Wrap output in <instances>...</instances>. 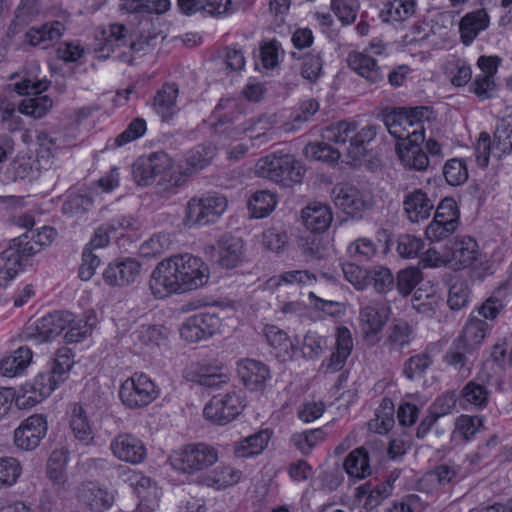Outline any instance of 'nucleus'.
Here are the masks:
<instances>
[{
    "label": "nucleus",
    "mask_w": 512,
    "mask_h": 512,
    "mask_svg": "<svg viewBox=\"0 0 512 512\" xmlns=\"http://www.w3.org/2000/svg\"><path fill=\"white\" fill-rule=\"evenodd\" d=\"M209 267L191 254L173 255L162 260L153 270L149 287L156 298L196 290L207 284Z\"/></svg>",
    "instance_id": "f257e3e1"
},
{
    "label": "nucleus",
    "mask_w": 512,
    "mask_h": 512,
    "mask_svg": "<svg viewBox=\"0 0 512 512\" xmlns=\"http://www.w3.org/2000/svg\"><path fill=\"white\" fill-rule=\"evenodd\" d=\"M378 117L390 135L399 140L396 151L401 163L409 169L426 170L429 166V158L421 148L425 139L424 133L417 129L404 133L396 108H385Z\"/></svg>",
    "instance_id": "f03ea898"
},
{
    "label": "nucleus",
    "mask_w": 512,
    "mask_h": 512,
    "mask_svg": "<svg viewBox=\"0 0 512 512\" xmlns=\"http://www.w3.org/2000/svg\"><path fill=\"white\" fill-rule=\"evenodd\" d=\"M159 37L160 32L150 20L141 22V30L137 35L130 34L123 24L113 23L97 35V39L102 41L97 51L101 53L100 57L107 58L116 47L128 45L135 53H147L156 46Z\"/></svg>",
    "instance_id": "7ed1b4c3"
},
{
    "label": "nucleus",
    "mask_w": 512,
    "mask_h": 512,
    "mask_svg": "<svg viewBox=\"0 0 512 512\" xmlns=\"http://www.w3.org/2000/svg\"><path fill=\"white\" fill-rule=\"evenodd\" d=\"M377 135L376 125H367L360 130L354 122H340L336 126L325 130L323 138L343 147L347 156L357 161L362 159L367 152V145Z\"/></svg>",
    "instance_id": "20e7f679"
},
{
    "label": "nucleus",
    "mask_w": 512,
    "mask_h": 512,
    "mask_svg": "<svg viewBox=\"0 0 512 512\" xmlns=\"http://www.w3.org/2000/svg\"><path fill=\"white\" fill-rule=\"evenodd\" d=\"M255 173L261 178L290 187L301 182L305 169L292 155L271 153L257 161Z\"/></svg>",
    "instance_id": "39448f33"
},
{
    "label": "nucleus",
    "mask_w": 512,
    "mask_h": 512,
    "mask_svg": "<svg viewBox=\"0 0 512 512\" xmlns=\"http://www.w3.org/2000/svg\"><path fill=\"white\" fill-rule=\"evenodd\" d=\"M218 460V449L205 442L183 445L169 457L172 468L185 474H194L207 470L216 464Z\"/></svg>",
    "instance_id": "423d86ee"
},
{
    "label": "nucleus",
    "mask_w": 512,
    "mask_h": 512,
    "mask_svg": "<svg viewBox=\"0 0 512 512\" xmlns=\"http://www.w3.org/2000/svg\"><path fill=\"white\" fill-rule=\"evenodd\" d=\"M227 199L217 192H207L188 201L185 219L190 225L214 223L225 212Z\"/></svg>",
    "instance_id": "0eeeda50"
},
{
    "label": "nucleus",
    "mask_w": 512,
    "mask_h": 512,
    "mask_svg": "<svg viewBox=\"0 0 512 512\" xmlns=\"http://www.w3.org/2000/svg\"><path fill=\"white\" fill-rule=\"evenodd\" d=\"M50 85L47 80L32 81L24 79L14 84V90L19 95H33L32 98L23 99L18 104V111L24 115L33 118H42L47 114L53 105V101L48 96H39L42 92L46 91Z\"/></svg>",
    "instance_id": "6e6552de"
},
{
    "label": "nucleus",
    "mask_w": 512,
    "mask_h": 512,
    "mask_svg": "<svg viewBox=\"0 0 512 512\" xmlns=\"http://www.w3.org/2000/svg\"><path fill=\"white\" fill-rule=\"evenodd\" d=\"M158 395L154 382L143 373H134L122 383L119 390L122 403L131 409L147 406Z\"/></svg>",
    "instance_id": "1a4fd4ad"
},
{
    "label": "nucleus",
    "mask_w": 512,
    "mask_h": 512,
    "mask_svg": "<svg viewBox=\"0 0 512 512\" xmlns=\"http://www.w3.org/2000/svg\"><path fill=\"white\" fill-rule=\"evenodd\" d=\"M72 322V313L68 311H55L29 324L24 331V337L38 343L52 341Z\"/></svg>",
    "instance_id": "9d476101"
},
{
    "label": "nucleus",
    "mask_w": 512,
    "mask_h": 512,
    "mask_svg": "<svg viewBox=\"0 0 512 512\" xmlns=\"http://www.w3.org/2000/svg\"><path fill=\"white\" fill-rule=\"evenodd\" d=\"M172 168L171 157L163 151H158L147 157L138 158L132 166V175L138 185L147 186L157 176H166Z\"/></svg>",
    "instance_id": "9b49d317"
},
{
    "label": "nucleus",
    "mask_w": 512,
    "mask_h": 512,
    "mask_svg": "<svg viewBox=\"0 0 512 512\" xmlns=\"http://www.w3.org/2000/svg\"><path fill=\"white\" fill-rule=\"evenodd\" d=\"M28 238L27 234H23L11 240L9 247L0 254V273L4 272L9 279L15 277L23 261L41 250Z\"/></svg>",
    "instance_id": "f8f14e48"
},
{
    "label": "nucleus",
    "mask_w": 512,
    "mask_h": 512,
    "mask_svg": "<svg viewBox=\"0 0 512 512\" xmlns=\"http://www.w3.org/2000/svg\"><path fill=\"white\" fill-rule=\"evenodd\" d=\"M242 400L236 391L214 396L204 407L205 418L217 425H226L240 413Z\"/></svg>",
    "instance_id": "ddd939ff"
},
{
    "label": "nucleus",
    "mask_w": 512,
    "mask_h": 512,
    "mask_svg": "<svg viewBox=\"0 0 512 512\" xmlns=\"http://www.w3.org/2000/svg\"><path fill=\"white\" fill-rule=\"evenodd\" d=\"M48 431L44 415L34 414L23 420L14 431V444L24 451L36 449Z\"/></svg>",
    "instance_id": "4468645a"
},
{
    "label": "nucleus",
    "mask_w": 512,
    "mask_h": 512,
    "mask_svg": "<svg viewBox=\"0 0 512 512\" xmlns=\"http://www.w3.org/2000/svg\"><path fill=\"white\" fill-rule=\"evenodd\" d=\"M220 327L221 319L216 313L200 312L182 324L180 335L188 342H198L216 334Z\"/></svg>",
    "instance_id": "2eb2a0df"
},
{
    "label": "nucleus",
    "mask_w": 512,
    "mask_h": 512,
    "mask_svg": "<svg viewBox=\"0 0 512 512\" xmlns=\"http://www.w3.org/2000/svg\"><path fill=\"white\" fill-rule=\"evenodd\" d=\"M332 194L336 206L352 217H361L371 206L370 196L351 184H337Z\"/></svg>",
    "instance_id": "dca6fc26"
},
{
    "label": "nucleus",
    "mask_w": 512,
    "mask_h": 512,
    "mask_svg": "<svg viewBox=\"0 0 512 512\" xmlns=\"http://www.w3.org/2000/svg\"><path fill=\"white\" fill-rule=\"evenodd\" d=\"M183 376L190 382L208 388L220 387L228 382L226 368L223 365L192 362L183 370Z\"/></svg>",
    "instance_id": "f3484780"
},
{
    "label": "nucleus",
    "mask_w": 512,
    "mask_h": 512,
    "mask_svg": "<svg viewBox=\"0 0 512 512\" xmlns=\"http://www.w3.org/2000/svg\"><path fill=\"white\" fill-rule=\"evenodd\" d=\"M141 264L134 258H122L110 263L103 272V279L110 286L123 287L139 276Z\"/></svg>",
    "instance_id": "a211bd4d"
},
{
    "label": "nucleus",
    "mask_w": 512,
    "mask_h": 512,
    "mask_svg": "<svg viewBox=\"0 0 512 512\" xmlns=\"http://www.w3.org/2000/svg\"><path fill=\"white\" fill-rule=\"evenodd\" d=\"M390 307L385 303H373L360 309L359 319L364 338L374 339L386 324Z\"/></svg>",
    "instance_id": "6ab92c4d"
},
{
    "label": "nucleus",
    "mask_w": 512,
    "mask_h": 512,
    "mask_svg": "<svg viewBox=\"0 0 512 512\" xmlns=\"http://www.w3.org/2000/svg\"><path fill=\"white\" fill-rule=\"evenodd\" d=\"M110 449L116 458L132 464L141 463L146 457V449L141 440L128 433L117 435L111 441Z\"/></svg>",
    "instance_id": "aec40b11"
},
{
    "label": "nucleus",
    "mask_w": 512,
    "mask_h": 512,
    "mask_svg": "<svg viewBox=\"0 0 512 512\" xmlns=\"http://www.w3.org/2000/svg\"><path fill=\"white\" fill-rule=\"evenodd\" d=\"M378 455V448L373 444L352 450L344 460L346 473L358 479L371 474V461Z\"/></svg>",
    "instance_id": "412c9836"
},
{
    "label": "nucleus",
    "mask_w": 512,
    "mask_h": 512,
    "mask_svg": "<svg viewBox=\"0 0 512 512\" xmlns=\"http://www.w3.org/2000/svg\"><path fill=\"white\" fill-rule=\"evenodd\" d=\"M237 370L242 383L251 391H263L271 377L269 367L254 359L240 361Z\"/></svg>",
    "instance_id": "4be33fe9"
},
{
    "label": "nucleus",
    "mask_w": 512,
    "mask_h": 512,
    "mask_svg": "<svg viewBox=\"0 0 512 512\" xmlns=\"http://www.w3.org/2000/svg\"><path fill=\"white\" fill-rule=\"evenodd\" d=\"M447 248L448 261L455 269L471 266L478 255V245L471 237L456 238L447 245Z\"/></svg>",
    "instance_id": "5701e85b"
},
{
    "label": "nucleus",
    "mask_w": 512,
    "mask_h": 512,
    "mask_svg": "<svg viewBox=\"0 0 512 512\" xmlns=\"http://www.w3.org/2000/svg\"><path fill=\"white\" fill-rule=\"evenodd\" d=\"M403 209L410 222L418 223L428 219L434 209V203L426 192L414 189L405 195Z\"/></svg>",
    "instance_id": "b1692460"
},
{
    "label": "nucleus",
    "mask_w": 512,
    "mask_h": 512,
    "mask_svg": "<svg viewBox=\"0 0 512 512\" xmlns=\"http://www.w3.org/2000/svg\"><path fill=\"white\" fill-rule=\"evenodd\" d=\"M264 335L268 344L273 349L272 353L281 362L292 360L299 352V349L294 345L287 333L277 326H265Z\"/></svg>",
    "instance_id": "393cba45"
},
{
    "label": "nucleus",
    "mask_w": 512,
    "mask_h": 512,
    "mask_svg": "<svg viewBox=\"0 0 512 512\" xmlns=\"http://www.w3.org/2000/svg\"><path fill=\"white\" fill-rule=\"evenodd\" d=\"M178 93L179 89L175 83H166L156 92L152 107L163 122L171 121L178 113Z\"/></svg>",
    "instance_id": "a878e982"
},
{
    "label": "nucleus",
    "mask_w": 512,
    "mask_h": 512,
    "mask_svg": "<svg viewBox=\"0 0 512 512\" xmlns=\"http://www.w3.org/2000/svg\"><path fill=\"white\" fill-rule=\"evenodd\" d=\"M80 502L93 512H103L111 507L114 496L92 482L83 483L79 488Z\"/></svg>",
    "instance_id": "bb28decb"
},
{
    "label": "nucleus",
    "mask_w": 512,
    "mask_h": 512,
    "mask_svg": "<svg viewBox=\"0 0 512 512\" xmlns=\"http://www.w3.org/2000/svg\"><path fill=\"white\" fill-rule=\"evenodd\" d=\"M218 263L223 268L232 269L242 262L244 244L241 238L224 235L217 242Z\"/></svg>",
    "instance_id": "cd10ccee"
},
{
    "label": "nucleus",
    "mask_w": 512,
    "mask_h": 512,
    "mask_svg": "<svg viewBox=\"0 0 512 512\" xmlns=\"http://www.w3.org/2000/svg\"><path fill=\"white\" fill-rule=\"evenodd\" d=\"M348 66L368 82L376 84L383 81L384 73L376 61L362 52H351L347 58Z\"/></svg>",
    "instance_id": "c85d7f7f"
},
{
    "label": "nucleus",
    "mask_w": 512,
    "mask_h": 512,
    "mask_svg": "<svg viewBox=\"0 0 512 512\" xmlns=\"http://www.w3.org/2000/svg\"><path fill=\"white\" fill-rule=\"evenodd\" d=\"M489 26V16L484 9L472 11L464 15L459 23L461 41L470 45L478 34Z\"/></svg>",
    "instance_id": "c756f323"
},
{
    "label": "nucleus",
    "mask_w": 512,
    "mask_h": 512,
    "mask_svg": "<svg viewBox=\"0 0 512 512\" xmlns=\"http://www.w3.org/2000/svg\"><path fill=\"white\" fill-rule=\"evenodd\" d=\"M64 30L65 27L60 21H52L31 27L26 32V39L33 46L47 49L52 43L61 38Z\"/></svg>",
    "instance_id": "7c9ffc66"
},
{
    "label": "nucleus",
    "mask_w": 512,
    "mask_h": 512,
    "mask_svg": "<svg viewBox=\"0 0 512 512\" xmlns=\"http://www.w3.org/2000/svg\"><path fill=\"white\" fill-rule=\"evenodd\" d=\"M240 478L241 471L229 465H219L209 473L198 477L197 483L216 490H221L235 485L239 482Z\"/></svg>",
    "instance_id": "2f4dec72"
},
{
    "label": "nucleus",
    "mask_w": 512,
    "mask_h": 512,
    "mask_svg": "<svg viewBox=\"0 0 512 512\" xmlns=\"http://www.w3.org/2000/svg\"><path fill=\"white\" fill-rule=\"evenodd\" d=\"M473 355L474 352L472 350L455 339L443 356V362L452 367L461 376L467 377L473 366Z\"/></svg>",
    "instance_id": "473e14b6"
},
{
    "label": "nucleus",
    "mask_w": 512,
    "mask_h": 512,
    "mask_svg": "<svg viewBox=\"0 0 512 512\" xmlns=\"http://www.w3.org/2000/svg\"><path fill=\"white\" fill-rule=\"evenodd\" d=\"M302 219L312 232H324L331 224L333 216L330 207L323 203H313L302 211Z\"/></svg>",
    "instance_id": "72a5a7b5"
},
{
    "label": "nucleus",
    "mask_w": 512,
    "mask_h": 512,
    "mask_svg": "<svg viewBox=\"0 0 512 512\" xmlns=\"http://www.w3.org/2000/svg\"><path fill=\"white\" fill-rule=\"evenodd\" d=\"M335 349L327 365V369L331 372H337L343 368L353 349L352 334L345 326L337 328Z\"/></svg>",
    "instance_id": "f704fd0d"
},
{
    "label": "nucleus",
    "mask_w": 512,
    "mask_h": 512,
    "mask_svg": "<svg viewBox=\"0 0 512 512\" xmlns=\"http://www.w3.org/2000/svg\"><path fill=\"white\" fill-rule=\"evenodd\" d=\"M67 463L68 452L63 448L54 450L47 461V478L58 490L64 489L68 482V475L66 471Z\"/></svg>",
    "instance_id": "c9c22d12"
},
{
    "label": "nucleus",
    "mask_w": 512,
    "mask_h": 512,
    "mask_svg": "<svg viewBox=\"0 0 512 512\" xmlns=\"http://www.w3.org/2000/svg\"><path fill=\"white\" fill-rule=\"evenodd\" d=\"M488 330L489 326L484 320L471 317L456 340L475 352L485 339Z\"/></svg>",
    "instance_id": "e433bc0d"
},
{
    "label": "nucleus",
    "mask_w": 512,
    "mask_h": 512,
    "mask_svg": "<svg viewBox=\"0 0 512 512\" xmlns=\"http://www.w3.org/2000/svg\"><path fill=\"white\" fill-rule=\"evenodd\" d=\"M270 433L261 430L234 444V455L238 458H248L259 455L268 445Z\"/></svg>",
    "instance_id": "4c0bfd02"
},
{
    "label": "nucleus",
    "mask_w": 512,
    "mask_h": 512,
    "mask_svg": "<svg viewBox=\"0 0 512 512\" xmlns=\"http://www.w3.org/2000/svg\"><path fill=\"white\" fill-rule=\"evenodd\" d=\"M136 490L141 499L137 512H155L159 507V498L161 491L152 485V481L148 477L136 476Z\"/></svg>",
    "instance_id": "58836bf2"
},
{
    "label": "nucleus",
    "mask_w": 512,
    "mask_h": 512,
    "mask_svg": "<svg viewBox=\"0 0 512 512\" xmlns=\"http://www.w3.org/2000/svg\"><path fill=\"white\" fill-rule=\"evenodd\" d=\"M461 478L460 469L455 465L442 464L427 472L420 480L421 485L431 484L432 488L444 487Z\"/></svg>",
    "instance_id": "ea45409f"
},
{
    "label": "nucleus",
    "mask_w": 512,
    "mask_h": 512,
    "mask_svg": "<svg viewBox=\"0 0 512 512\" xmlns=\"http://www.w3.org/2000/svg\"><path fill=\"white\" fill-rule=\"evenodd\" d=\"M32 351L28 347H19L10 356L0 363V371L6 377H15L20 374L31 362Z\"/></svg>",
    "instance_id": "a19ab883"
},
{
    "label": "nucleus",
    "mask_w": 512,
    "mask_h": 512,
    "mask_svg": "<svg viewBox=\"0 0 512 512\" xmlns=\"http://www.w3.org/2000/svg\"><path fill=\"white\" fill-rule=\"evenodd\" d=\"M216 155V148L208 143L197 145L185 156V165L195 174L207 167Z\"/></svg>",
    "instance_id": "79ce46f5"
},
{
    "label": "nucleus",
    "mask_w": 512,
    "mask_h": 512,
    "mask_svg": "<svg viewBox=\"0 0 512 512\" xmlns=\"http://www.w3.org/2000/svg\"><path fill=\"white\" fill-rule=\"evenodd\" d=\"M392 489L393 486L390 480L379 483L373 488H370L368 484H364L357 488V497L366 496L364 507L367 510H372L391 495Z\"/></svg>",
    "instance_id": "37998d69"
},
{
    "label": "nucleus",
    "mask_w": 512,
    "mask_h": 512,
    "mask_svg": "<svg viewBox=\"0 0 512 512\" xmlns=\"http://www.w3.org/2000/svg\"><path fill=\"white\" fill-rule=\"evenodd\" d=\"M170 5V0H121L120 9L128 13L162 14Z\"/></svg>",
    "instance_id": "c03bdc74"
},
{
    "label": "nucleus",
    "mask_w": 512,
    "mask_h": 512,
    "mask_svg": "<svg viewBox=\"0 0 512 512\" xmlns=\"http://www.w3.org/2000/svg\"><path fill=\"white\" fill-rule=\"evenodd\" d=\"M415 11V0H392L385 5L381 15L384 21L402 22L414 15Z\"/></svg>",
    "instance_id": "a18cd8bd"
},
{
    "label": "nucleus",
    "mask_w": 512,
    "mask_h": 512,
    "mask_svg": "<svg viewBox=\"0 0 512 512\" xmlns=\"http://www.w3.org/2000/svg\"><path fill=\"white\" fill-rule=\"evenodd\" d=\"M71 429L77 439L86 444L93 439V432L83 407L74 403L71 412Z\"/></svg>",
    "instance_id": "49530a36"
},
{
    "label": "nucleus",
    "mask_w": 512,
    "mask_h": 512,
    "mask_svg": "<svg viewBox=\"0 0 512 512\" xmlns=\"http://www.w3.org/2000/svg\"><path fill=\"white\" fill-rule=\"evenodd\" d=\"M414 339V329L405 320H394L390 326L387 342L395 349L409 345Z\"/></svg>",
    "instance_id": "de8ad7c7"
},
{
    "label": "nucleus",
    "mask_w": 512,
    "mask_h": 512,
    "mask_svg": "<svg viewBox=\"0 0 512 512\" xmlns=\"http://www.w3.org/2000/svg\"><path fill=\"white\" fill-rule=\"evenodd\" d=\"M493 152L497 153L498 157L512 152V122L506 119H501L494 132Z\"/></svg>",
    "instance_id": "09e8293b"
},
{
    "label": "nucleus",
    "mask_w": 512,
    "mask_h": 512,
    "mask_svg": "<svg viewBox=\"0 0 512 512\" xmlns=\"http://www.w3.org/2000/svg\"><path fill=\"white\" fill-rule=\"evenodd\" d=\"M276 205L275 195L267 190L255 192L249 199L248 207L256 218L269 215Z\"/></svg>",
    "instance_id": "8fccbe9b"
},
{
    "label": "nucleus",
    "mask_w": 512,
    "mask_h": 512,
    "mask_svg": "<svg viewBox=\"0 0 512 512\" xmlns=\"http://www.w3.org/2000/svg\"><path fill=\"white\" fill-rule=\"evenodd\" d=\"M433 363L430 354L427 351L416 354L408 358L404 363L403 373L407 379L414 381L421 379L426 370Z\"/></svg>",
    "instance_id": "3c124183"
},
{
    "label": "nucleus",
    "mask_w": 512,
    "mask_h": 512,
    "mask_svg": "<svg viewBox=\"0 0 512 512\" xmlns=\"http://www.w3.org/2000/svg\"><path fill=\"white\" fill-rule=\"evenodd\" d=\"M377 245L369 238L361 237L347 246V254L357 262L371 260L377 254Z\"/></svg>",
    "instance_id": "603ef678"
},
{
    "label": "nucleus",
    "mask_w": 512,
    "mask_h": 512,
    "mask_svg": "<svg viewBox=\"0 0 512 512\" xmlns=\"http://www.w3.org/2000/svg\"><path fill=\"white\" fill-rule=\"evenodd\" d=\"M307 157L327 163H335L339 160L342 152L326 142L310 143L305 147Z\"/></svg>",
    "instance_id": "864d4df0"
},
{
    "label": "nucleus",
    "mask_w": 512,
    "mask_h": 512,
    "mask_svg": "<svg viewBox=\"0 0 512 512\" xmlns=\"http://www.w3.org/2000/svg\"><path fill=\"white\" fill-rule=\"evenodd\" d=\"M462 398L469 404L482 408L489 399V391L486 386L474 380L469 381L461 391Z\"/></svg>",
    "instance_id": "5fc2aeb1"
},
{
    "label": "nucleus",
    "mask_w": 512,
    "mask_h": 512,
    "mask_svg": "<svg viewBox=\"0 0 512 512\" xmlns=\"http://www.w3.org/2000/svg\"><path fill=\"white\" fill-rule=\"evenodd\" d=\"M443 174L451 186H459L468 179V170L465 162L459 158L448 160L443 167Z\"/></svg>",
    "instance_id": "6e6d98bb"
},
{
    "label": "nucleus",
    "mask_w": 512,
    "mask_h": 512,
    "mask_svg": "<svg viewBox=\"0 0 512 512\" xmlns=\"http://www.w3.org/2000/svg\"><path fill=\"white\" fill-rule=\"evenodd\" d=\"M73 364L74 360L71 350L63 347L57 350L50 371L56 376V379L63 383L67 379Z\"/></svg>",
    "instance_id": "4d7b16f0"
},
{
    "label": "nucleus",
    "mask_w": 512,
    "mask_h": 512,
    "mask_svg": "<svg viewBox=\"0 0 512 512\" xmlns=\"http://www.w3.org/2000/svg\"><path fill=\"white\" fill-rule=\"evenodd\" d=\"M21 465L13 457H0V488L12 486L21 475Z\"/></svg>",
    "instance_id": "13d9d810"
},
{
    "label": "nucleus",
    "mask_w": 512,
    "mask_h": 512,
    "mask_svg": "<svg viewBox=\"0 0 512 512\" xmlns=\"http://www.w3.org/2000/svg\"><path fill=\"white\" fill-rule=\"evenodd\" d=\"M172 240L169 234L159 233L146 240L140 247V253L144 257H155L170 248Z\"/></svg>",
    "instance_id": "bf43d9fd"
},
{
    "label": "nucleus",
    "mask_w": 512,
    "mask_h": 512,
    "mask_svg": "<svg viewBox=\"0 0 512 512\" xmlns=\"http://www.w3.org/2000/svg\"><path fill=\"white\" fill-rule=\"evenodd\" d=\"M424 242L414 235L403 234L397 239V253L404 259H413L423 249Z\"/></svg>",
    "instance_id": "052dcab7"
},
{
    "label": "nucleus",
    "mask_w": 512,
    "mask_h": 512,
    "mask_svg": "<svg viewBox=\"0 0 512 512\" xmlns=\"http://www.w3.org/2000/svg\"><path fill=\"white\" fill-rule=\"evenodd\" d=\"M93 204L91 197L82 194L70 195L62 205L64 214L77 217L86 213Z\"/></svg>",
    "instance_id": "680f3d73"
},
{
    "label": "nucleus",
    "mask_w": 512,
    "mask_h": 512,
    "mask_svg": "<svg viewBox=\"0 0 512 512\" xmlns=\"http://www.w3.org/2000/svg\"><path fill=\"white\" fill-rule=\"evenodd\" d=\"M323 61L321 55L316 52H311L303 57L301 65V76L308 81L316 82L322 72Z\"/></svg>",
    "instance_id": "e2e57ef3"
},
{
    "label": "nucleus",
    "mask_w": 512,
    "mask_h": 512,
    "mask_svg": "<svg viewBox=\"0 0 512 512\" xmlns=\"http://www.w3.org/2000/svg\"><path fill=\"white\" fill-rule=\"evenodd\" d=\"M298 246L307 260H319L324 257V247L317 234L301 237Z\"/></svg>",
    "instance_id": "0e129e2a"
},
{
    "label": "nucleus",
    "mask_w": 512,
    "mask_h": 512,
    "mask_svg": "<svg viewBox=\"0 0 512 512\" xmlns=\"http://www.w3.org/2000/svg\"><path fill=\"white\" fill-rule=\"evenodd\" d=\"M375 290L379 293H386L394 286V277L391 271L384 266H375L369 270V276Z\"/></svg>",
    "instance_id": "69168bd1"
},
{
    "label": "nucleus",
    "mask_w": 512,
    "mask_h": 512,
    "mask_svg": "<svg viewBox=\"0 0 512 512\" xmlns=\"http://www.w3.org/2000/svg\"><path fill=\"white\" fill-rule=\"evenodd\" d=\"M469 298V289L463 280H455L449 287L447 304L452 310L464 307Z\"/></svg>",
    "instance_id": "338daca9"
},
{
    "label": "nucleus",
    "mask_w": 512,
    "mask_h": 512,
    "mask_svg": "<svg viewBox=\"0 0 512 512\" xmlns=\"http://www.w3.org/2000/svg\"><path fill=\"white\" fill-rule=\"evenodd\" d=\"M433 219L444 222L446 224H453L458 226L459 210L455 201L451 198L443 199L437 206Z\"/></svg>",
    "instance_id": "774afa93"
}]
</instances>
